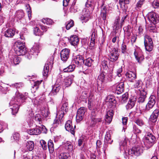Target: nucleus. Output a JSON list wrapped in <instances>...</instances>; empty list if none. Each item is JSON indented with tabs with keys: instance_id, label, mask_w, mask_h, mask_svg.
I'll return each instance as SVG.
<instances>
[{
	"instance_id": "obj_1",
	"label": "nucleus",
	"mask_w": 159,
	"mask_h": 159,
	"mask_svg": "<svg viewBox=\"0 0 159 159\" xmlns=\"http://www.w3.org/2000/svg\"><path fill=\"white\" fill-rule=\"evenodd\" d=\"M28 93H25V96L20 94L18 91L16 93V97L15 98L14 100H12L9 103L10 108L12 111V115H14L16 113L18 110L19 107V105L17 103H15V102L16 101L17 102H20L21 99L22 101H24L27 98V96Z\"/></svg>"
},
{
	"instance_id": "obj_2",
	"label": "nucleus",
	"mask_w": 159,
	"mask_h": 159,
	"mask_svg": "<svg viewBox=\"0 0 159 159\" xmlns=\"http://www.w3.org/2000/svg\"><path fill=\"white\" fill-rule=\"evenodd\" d=\"M155 140V137L152 134L148 133L145 137L144 144L147 148H149L153 145Z\"/></svg>"
},
{
	"instance_id": "obj_3",
	"label": "nucleus",
	"mask_w": 159,
	"mask_h": 159,
	"mask_svg": "<svg viewBox=\"0 0 159 159\" xmlns=\"http://www.w3.org/2000/svg\"><path fill=\"white\" fill-rule=\"evenodd\" d=\"M144 46L146 50L150 52L153 48V44L152 39L148 35H146L144 36Z\"/></svg>"
},
{
	"instance_id": "obj_4",
	"label": "nucleus",
	"mask_w": 159,
	"mask_h": 159,
	"mask_svg": "<svg viewBox=\"0 0 159 159\" xmlns=\"http://www.w3.org/2000/svg\"><path fill=\"white\" fill-rule=\"evenodd\" d=\"M142 149L139 147H134L129 150L128 153L131 157H136L139 156L142 153Z\"/></svg>"
},
{
	"instance_id": "obj_5",
	"label": "nucleus",
	"mask_w": 159,
	"mask_h": 159,
	"mask_svg": "<svg viewBox=\"0 0 159 159\" xmlns=\"http://www.w3.org/2000/svg\"><path fill=\"white\" fill-rule=\"evenodd\" d=\"M109 56L111 61L112 62L116 61L119 56L117 50L115 48H113L111 50H109Z\"/></svg>"
},
{
	"instance_id": "obj_6",
	"label": "nucleus",
	"mask_w": 159,
	"mask_h": 159,
	"mask_svg": "<svg viewBox=\"0 0 159 159\" xmlns=\"http://www.w3.org/2000/svg\"><path fill=\"white\" fill-rule=\"evenodd\" d=\"M70 52L68 49L65 48L61 50L60 54L61 60L64 61H66L69 57Z\"/></svg>"
},
{
	"instance_id": "obj_7",
	"label": "nucleus",
	"mask_w": 159,
	"mask_h": 159,
	"mask_svg": "<svg viewBox=\"0 0 159 159\" xmlns=\"http://www.w3.org/2000/svg\"><path fill=\"white\" fill-rule=\"evenodd\" d=\"M156 102V98L153 95H151L149 98V101L146 105V109L149 110L154 106Z\"/></svg>"
},
{
	"instance_id": "obj_8",
	"label": "nucleus",
	"mask_w": 159,
	"mask_h": 159,
	"mask_svg": "<svg viewBox=\"0 0 159 159\" xmlns=\"http://www.w3.org/2000/svg\"><path fill=\"white\" fill-rule=\"evenodd\" d=\"M51 59L50 62H47L44 66L43 72V75L44 76L47 77V76L49 71V66H52V65L53 64V57L52 56L51 57Z\"/></svg>"
},
{
	"instance_id": "obj_9",
	"label": "nucleus",
	"mask_w": 159,
	"mask_h": 159,
	"mask_svg": "<svg viewBox=\"0 0 159 159\" xmlns=\"http://www.w3.org/2000/svg\"><path fill=\"white\" fill-rule=\"evenodd\" d=\"M85 11V13L80 17V20L82 23L87 22L90 18V12L87 8H85L83 11Z\"/></svg>"
},
{
	"instance_id": "obj_10",
	"label": "nucleus",
	"mask_w": 159,
	"mask_h": 159,
	"mask_svg": "<svg viewBox=\"0 0 159 159\" xmlns=\"http://www.w3.org/2000/svg\"><path fill=\"white\" fill-rule=\"evenodd\" d=\"M149 20L154 25L158 21V19L157 17L156 14L154 12H151L148 14Z\"/></svg>"
},
{
	"instance_id": "obj_11",
	"label": "nucleus",
	"mask_w": 159,
	"mask_h": 159,
	"mask_svg": "<svg viewBox=\"0 0 159 159\" xmlns=\"http://www.w3.org/2000/svg\"><path fill=\"white\" fill-rule=\"evenodd\" d=\"M73 63L77 65H81L84 63V60L82 56L78 55L74 58L72 61Z\"/></svg>"
},
{
	"instance_id": "obj_12",
	"label": "nucleus",
	"mask_w": 159,
	"mask_h": 159,
	"mask_svg": "<svg viewBox=\"0 0 159 159\" xmlns=\"http://www.w3.org/2000/svg\"><path fill=\"white\" fill-rule=\"evenodd\" d=\"M86 111V109L84 107H80L77 112L76 119H83L84 118V115Z\"/></svg>"
},
{
	"instance_id": "obj_13",
	"label": "nucleus",
	"mask_w": 159,
	"mask_h": 159,
	"mask_svg": "<svg viewBox=\"0 0 159 159\" xmlns=\"http://www.w3.org/2000/svg\"><path fill=\"white\" fill-rule=\"evenodd\" d=\"M65 128L66 130L70 132L72 134H74V129L72 126V121L71 120H68L66 121L65 125Z\"/></svg>"
},
{
	"instance_id": "obj_14",
	"label": "nucleus",
	"mask_w": 159,
	"mask_h": 159,
	"mask_svg": "<svg viewBox=\"0 0 159 159\" xmlns=\"http://www.w3.org/2000/svg\"><path fill=\"white\" fill-rule=\"evenodd\" d=\"M130 0H120L119 3L120 7L125 11H127L128 7L127 4H129Z\"/></svg>"
},
{
	"instance_id": "obj_15",
	"label": "nucleus",
	"mask_w": 159,
	"mask_h": 159,
	"mask_svg": "<svg viewBox=\"0 0 159 159\" xmlns=\"http://www.w3.org/2000/svg\"><path fill=\"white\" fill-rule=\"evenodd\" d=\"M124 83L123 82H121L118 84H116V93L117 94H120L124 90Z\"/></svg>"
},
{
	"instance_id": "obj_16",
	"label": "nucleus",
	"mask_w": 159,
	"mask_h": 159,
	"mask_svg": "<svg viewBox=\"0 0 159 159\" xmlns=\"http://www.w3.org/2000/svg\"><path fill=\"white\" fill-rule=\"evenodd\" d=\"M147 93L146 92L143 90L141 92L140 97L138 99V101L139 103H143L144 102L146 98V95Z\"/></svg>"
},
{
	"instance_id": "obj_17",
	"label": "nucleus",
	"mask_w": 159,
	"mask_h": 159,
	"mask_svg": "<svg viewBox=\"0 0 159 159\" xmlns=\"http://www.w3.org/2000/svg\"><path fill=\"white\" fill-rule=\"evenodd\" d=\"M74 76L73 75H71L66 78L64 80V84L66 87L70 86L73 81Z\"/></svg>"
},
{
	"instance_id": "obj_18",
	"label": "nucleus",
	"mask_w": 159,
	"mask_h": 159,
	"mask_svg": "<svg viewBox=\"0 0 159 159\" xmlns=\"http://www.w3.org/2000/svg\"><path fill=\"white\" fill-rule=\"evenodd\" d=\"M13 48L14 51H15L16 50H18L20 48H22L23 49V48H25V47L24 43L23 42L18 41L15 43Z\"/></svg>"
},
{
	"instance_id": "obj_19",
	"label": "nucleus",
	"mask_w": 159,
	"mask_h": 159,
	"mask_svg": "<svg viewBox=\"0 0 159 159\" xmlns=\"http://www.w3.org/2000/svg\"><path fill=\"white\" fill-rule=\"evenodd\" d=\"M136 101V99L135 98H130L129 101L126 107L127 109H131L134 106Z\"/></svg>"
},
{
	"instance_id": "obj_20",
	"label": "nucleus",
	"mask_w": 159,
	"mask_h": 159,
	"mask_svg": "<svg viewBox=\"0 0 159 159\" xmlns=\"http://www.w3.org/2000/svg\"><path fill=\"white\" fill-rule=\"evenodd\" d=\"M126 75L128 80L131 82H132L133 80L135 79L136 77V74L131 71L127 72Z\"/></svg>"
},
{
	"instance_id": "obj_21",
	"label": "nucleus",
	"mask_w": 159,
	"mask_h": 159,
	"mask_svg": "<svg viewBox=\"0 0 159 159\" xmlns=\"http://www.w3.org/2000/svg\"><path fill=\"white\" fill-rule=\"evenodd\" d=\"M70 42L72 45L75 46L78 43L79 39L76 35H73L70 37Z\"/></svg>"
},
{
	"instance_id": "obj_22",
	"label": "nucleus",
	"mask_w": 159,
	"mask_h": 159,
	"mask_svg": "<svg viewBox=\"0 0 159 159\" xmlns=\"http://www.w3.org/2000/svg\"><path fill=\"white\" fill-rule=\"evenodd\" d=\"M15 34V31L12 29L7 30L4 32V36L7 37H12Z\"/></svg>"
},
{
	"instance_id": "obj_23",
	"label": "nucleus",
	"mask_w": 159,
	"mask_h": 159,
	"mask_svg": "<svg viewBox=\"0 0 159 159\" xmlns=\"http://www.w3.org/2000/svg\"><path fill=\"white\" fill-rule=\"evenodd\" d=\"M121 150H125L127 148V141L125 139L121 140L119 143Z\"/></svg>"
},
{
	"instance_id": "obj_24",
	"label": "nucleus",
	"mask_w": 159,
	"mask_h": 159,
	"mask_svg": "<svg viewBox=\"0 0 159 159\" xmlns=\"http://www.w3.org/2000/svg\"><path fill=\"white\" fill-rule=\"evenodd\" d=\"M135 58L137 62L140 63L144 59L143 56L139 53H138L137 52H135L134 53Z\"/></svg>"
},
{
	"instance_id": "obj_25",
	"label": "nucleus",
	"mask_w": 159,
	"mask_h": 159,
	"mask_svg": "<svg viewBox=\"0 0 159 159\" xmlns=\"http://www.w3.org/2000/svg\"><path fill=\"white\" fill-rule=\"evenodd\" d=\"M106 101L109 103L113 104V105L115 104L116 103V101L115 97L112 95L108 96L106 98Z\"/></svg>"
},
{
	"instance_id": "obj_26",
	"label": "nucleus",
	"mask_w": 159,
	"mask_h": 159,
	"mask_svg": "<svg viewBox=\"0 0 159 159\" xmlns=\"http://www.w3.org/2000/svg\"><path fill=\"white\" fill-rule=\"evenodd\" d=\"M70 156L67 153H61L58 156L59 159H70Z\"/></svg>"
},
{
	"instance_id": "obj_27",
	"label": "nucleus",
	"mask_w": 159,
	"mask_h": 159,
	"mask_svg": "<svg viewBox=\"0 0 159 159\" xmlns=\"http://www.w3.org/2000/svg\"><path fill=\"white\" fill-rule=\"evenodd\" d=\"M105 142L110 144H111L113 140L111 138V134L109 132H107L105 137Z\"/></svg>"
},
{
	"instance_id": "obj_28",
	"label": "nucleus",
	"mask_w": 159,
	"mask_h": 159,
	"mask_svg": "<svg viewBox=\"0 0 159 159\" xmlns=\"http://www.w3.org/2000/svg\"><path fill=\"white\" fill-rule=\"evenodd\" d=\"M16 54L18 56L23 55H24L26 51V48H23L22 49L20 48L18 50H16L14 51Z\"/></svg>"
},
{
	"instance_id": "obj_29",
	"label": "nucleus",
	"mask_w": 159,
	"mask_h": 159,
	"mask_svg": "<svg viewBox=\"0 0 159 159\" xmlns=\"http://www.w3.org/2000/svg\"><path fill=\"white\" fill-rule=\"evenodd\" d=\"M101 16L103 20H105L106 18V8L105 6L101 7Z\"/></svg>"
},
{
	"instance_id": "obj_30",
	"label": "nucleus",
	"mask_w": 159,
	"mask_h": 159,
	"mask_svg": "<svg viewBox=\"0 0 159 159\" xmlns=\"http://www.w3.org/2000/svg\"><path fill=\"white\" fill-rule=\"evenodd\" d=\"M159 110H155L150 116V119H157L158 118Z\"/></svg>"
},
{
	"instance_id": "obj_31",
	"label": "nucleus",
	"mask_w": 159,
	"mask_h": 159,
	"mask_svg": "<svg viewBox=\"0 0 159 159\" xmlns=\"http://www.w3.org/2000/svg\"><path fill=\"white\" fill-rule=\"evenodd\" d=\"M65 148L69 152H71L73 150V146L70 142H66L64 144Z\"/></svg>"
},
{
	"instance_id": "obj_32",
	"label": "nucleus",
	"mask_w": 159,
	"mask_h": 159,
	"mask_svg": "<svg viewBox=\"0 0 159 159\" xmlns=\"http://www.w3.org/2000/svg\"><path fill=\"white\" fill-rule=\"evenodd\" d=\"M114 115V113L112 110L108 111L105 116V118L107 119H112Z\"/></svg>"
},
{
	"instance_id": "obj_33",
	"label": "nucleus",
	"mask_w": 159,
	"mask_h": 159,
	"mask_svg": "<svg viewBox=\"0 0 159 159\" xmlns=\"http://www.w3.org/2000/svg\"><path fill=\"white\" fill-rule=\"evenodd\" d=\"M75 66L74 64L69 65L67 67L63 69L64 72H70L73 71L75 68Z\"/></svg>"
},
{
	"instance_id": "obj_34",
	"label": "nucleus",
	"mask_w": 159,
	"mask_h": 159,
	"mask_svg": "<svg viewBox=\"0 0 159 159\" xmlns=\"http://www.w3.org/2000/svg\"><path fill=\"white\" fill-rule=\"evenodd\" d=\"M26 148L30 151L32 150L34 148V144L33 141H29L26 143Z\"/></svg>"
},
{
	"instance_id": "obj_35",
	"label": "nucleus",
	"mask_w": 159,
	"mask_h": 159,
	"mask_svg": "<svg viewBox=\"0 0 159 159\" xmlns=\"http://www.w3.org/2000/svg\"><path fill=\"white\" fill-rule=\"evenodd\" d=\"M96 37V33L94 32H93L90 38V44L92 47L94 45L95 39Z\"/></svg>"
},
{
	"instance_id": "obj_36",
	"label": "nucleus",
	"mask_w": 159,
	"mask_h": 159,
	"mask_svg": "<svg viewBox=\"0 0 159 159\" xmlns=\"http://www.w3.org/2000/svg\"><path fill=\"white\" fill-rule=\"evenodd\" d=\"M61 88V87L59 84H55L52 87V92L54 94H56L58 92Z\"/></svg>"
},
{
	"instance_id": "obj_37",
	"label": "nucleus",
	"mask_w": 159,
	"mask_h": 159,
	"mask_svg": "<svg viewBox=\"0 0 159 159\" xmlns=\"http://www.w3.org/2000/svg\"><path fill=\"white\" fill-rule=\"evenodd\" d=\"M48 148L50 152H52L54 150V145L52 140H50L48 141Z\"/></svg>"
},
{
	"instance_id": "obj_38",
	"label": "nucleus",
	"mask_w": 159,
	"mask_h": 159,
	"mask_svg": "<svg viewBox=\"0 0 159 159\" xmlns=\"http://www.w3.org/2000/svg\"><path fill=\"white\" fill-rule=\"evenodd\" d=\"M120 19L119 18L116 19L114 23V27L116 29H117L120 28H121L122 24L121 23H119Z\"/></svg>"
},
{
	"instance_id": "obj_39",
	"label": "nucleus",
	"mask_w": 159,
	"mask_h": 159,
	"mask_svg": "<svg viewBox=\"0 0 159 159\" xmlns=\"http://www.w3.org/2000/svg\"><path fill=\"white\" fill-rule=\"evenodd\" d=\"M128 98V94L127 93L123 94L121 97V102L122 103H124L127 102Z\"/></svg>"
},
{
	"instance_id": "obj_40",
	"label": "nucleus",
	"mask_w": 159,
	"mask_h": 159,
	"mask_svg": "<svg viewBox=\"0 0 159 159\" xmlns=\"http://www.w3.org/2000/svg\"><path fill=\"white\" fill-rule=\"evenodd\" d=\"M16 16L19 19H20L24 16L23 11L22 10L17 11L16 13Z\"/></svg>"
},
{
	"instance_id": "obj_41",
	"label": "nucleus",
	"mask_w": 159,
	"mask_h": 159,
	"mask_svg": "<svg viewBox=\"0 0 159 159\" xmlns=\"http://www.w3.org/2000/svg\"><path fill=\"white\" fill-rule=\"evenodd\" d=\"M92 60L90 58H88L86 59L85 61L84 60V64L87 66H90L92 63Z\"/></svg>"
},
{
	"instance_id": "obj_42",
	"label": "nucleus",
	"mask_w": 159,
	"mask_h": 159,
	"mask_svg": "<svg viewBox=\"0 0 159 159\" xmlns=\"http://www.w3.org/2000/svg\"><path fill=\"white\" fill-rule=\"evenodd\" d=\"M105 73L102 72L100 73V75L98 76V80L102 82H104L105 80Z\"/></svg>"
},
{
	"instance_id": "obj_43",
	"label": "nucleus",
	"mask_w": 159,
	"mask_h": 159,
	"mask_svg": "<svg viewBox=\"0 0 159 159\" xmlns=\"http://www.w3.org/2000/svg\"><path fill=\"white\" fill-rule=\"evenodd\" d=\"M42 20L43 23L47 25H51L53 22L52 20L48 18L43 19Z\"/></svg>"
},
{
	"instance_id": "obj_44",
	"label": "nucleus",
	"mask_w": 159,
	"mask_h": 159,
	"mask_svg": "<svg viewBox=\"0 0 159 159\" xmlns=\"http://www.w3.org/2000/svg\"><path fill=\"white\" fill-rule=\"evenodd\" d=\"M34 33L36 35L40 36L43 34V33L41 32L39 29L37 27H35L34 30Z\"/></svg>"
},
{
	"instance_id": "obj_45",
	"label": "nucleus",
	"mask_w": 159,
	"mask_h": 159,
	"mask_svg": "<svg viewBox=\"0 0 159 159\" xmlns=\"http://www.w3.org/2000/svg\"><path fill=\"white\" fill-rule=\"evenodd\" d=\"M68 104L67 102H65L63 103L62 107H61V112H64V111L66 112L68 110L67 106Z\"/></svg>"
},
{
	"instance_id": "obj_46",
	"label": "nucleus",
	"mask_w": 159,
	"mask_h": 159,
	"mask_svg": "<svg viewBox=\"0 0 159 159\" xmlns=\"http://www.w3.org/2000/svg\"><path fill=\"white\" fill-rule=\"evenodd\" d=\"M8 125L7 124L3 122L0 123V133L2 132L3 129L7 128Z\"/></svg>"
},
{
	"instance_id": "obj_47",
	"label": "nucleus",
	"mask_w": 159,
	"mask_h": 159,
	"mask_svg": "<svg viewBox=\"0 0 159 159\" xmlns=\"http://www.w3.org/2000/svg\"><path fill=\"white\" fill-rule=\"evenodd\" d=\"M21 61L20 58L17 56L14 57L13 59V63L15 65H17Z\"/></svg>"
},
{
	"instance_id": "obj_48",
	"label": "nucleus",
	"mask_w": 159,
	"mask_h": 159,
	"mask_svg": "<svg viewBox=\"0 0 159 159\" xmlns=\"http://www.w3.org/2000/svg\"><path fill=\"white\" fill-rule=\"evenodd\" d=\"M41 115L43 116V118H46L48 116L49 112L48 109H45L42 111Z\"/></svg>"
},
{
	"instance_id": "obj_49",
	"label": "nucleus",
	"mask_w": 159,
	"mask_h": 159,
	"mask_svg": "<svg viewBox=\"0 0 159 159\" xmlns=\"http://www.w3.org/2000/svg\"><path fill=\"white\" fill-rule=\"evenodd\" d=\"M41 145L44 150H46L47 148V146L46 142L43 140H41L40 141Z\"/></svg>"
},
{
	"instance_id": "obj_50",
	"label": "nucleus",
	"mask_w": 159,
	"mask_h": 159,
	"mask_svg": "<svg viewBox=\"0 0 159 159\" xmlns=\"http://www.w3.org/2000/svg\"><path fill=\"white\" fill-rule=\"evenodd\" d=\"M74 25V22L72 20H70L68 21L67 24L66 25V29L68 30L70 28L73 26Z\"/></svg>"
},
{
	"instance_id": "obj_51",
	"label": "nucleus",
	"mask_w": 159,
	"mask_h": 159,
	"mask_svg": "<svg viewBox=\"0 0 159 159\" xmlns=\"http://www.w3.org/2000/svg\"><path fill=\"white\" fill-rule=\"evenodd\" d=\"M39 46L38 44H35L33 46L32 48V50L34 51L35 52L38 53L39 52Z\"/></svg>"
},
{
	"instance_id": "obj_52",
	"label": "nucleus",
	"mask_w": 159,
	"mask_h": 159,
	"mask_svg": "<svg viewBox=\"0 0 159 159\" xmlns=\"http://www.w3.org/2000/svg\"><path fill=\"white\" fill-rule=\"evenodd\" d=\"M141 83L142 82L140 80H136L135 83L134 85V87L135 88H138L140 87Z\"/></svg>"
},
{
	"instance_id": "obj_53",
	"label": "nucleus",
	"mask_w": 159,
	"mask_h": 159,
	"mask_svg": "<svg viewBox=\"0 0 159 159\" xmlns=\"http://www.w3.org/2000/svg\"><path fill=\"white\" fill-rule=\"evenodd\" d=\"M144 0H139L136 4V7L138 8H140L143 4Z\"/></svg>"
},
{
	"instance_id": "obj_54",
	"label": "nucleus",
	"mask_w": 159,
	"mask_h": 159,
	"mask_svg": "<svg viewBox=\"0 0 159 159\" xmlns=\"http://www.w3.org/2000/svg\"><path fill=\"white\" fill-rule=\"evenodd\" d=\"M96 115L95 110L93 109L89 117L91 119H95Z\"/></svg>"
},
{
	"instance_id": "obj_55",
	"label": "nucleus",
	"mask_w": 159,
	"mask_h": 159,
	"mask_svg": "<svg viewBox=\"0 0 159 159\" xmlns=\"http://www.w3.org/2000/svg\"><path fill=\"white\" fill-rule=\"evenodd\" d=\"M148 29L150 32H155L156 31V28L155 26H149Z\"/></svg>"
},
{
	"instance_id": "obj_56",
	"label": "nucleus",
	"mask_w": 159,
	"mask_h": 159,
	"mask_svg": "<svg viewBox=\"0 0 159 159\" xmlns=\"http://www.w3.org/2000/svg\"><path fill=\"white\" fill-rule=\"evenodd\" d=\"M152 6L154 8H157L159 7V2L157 0L154 1L152 3Z\"/></svg>"
},
{
	"instance_id": "obj_57",
	"label": "nucleus",
	"mask_w": 159,
	"mask_h": 159,
	"mask_svg": "<svg viewBox=\"0 0 159 159\" xmlns=\"http://www.w3.org/2000/svg\"><path fill=\"white\" fill-rule=\"evenodd\" d=\"M42 82V80L40 81H37L34 83V88H35L36 89L38 88L39 85Z\"/></svg>"
},
{
	"instance_id": "obj_58",
	"label": "nucleus",
	"mask_w": 159,
	"mask_h": 159,
	"mask_svg": "<svg viewBox=\"0 0 159 159\" xmlns=\"http://www.w3.org/2000/svg\"><path fill=\"white\" fill-rule=\"evenodd\" d=\"M94 101V97L92 96H90L89 98L88 104L89 103H93V102Z\"/></svg>"
},
{
	"instance_id": "obj_59",
	"label": "nucleus",
	"mask_w": 159,
	"mask_h": 159,
	"mask_svg": "<svg viewBox=\"0 0 159 159\" xmlns=\"http://www.w3.org/2000/svg\"><path fill=\"white\" fill-rule=\"evenodd\" d=\"M134 122L138 125L139 126H142L143 125V122L142 120H135Z\"/></svg>"
},
{
	"instance_id": "obj_60",
	"label": "nucleus",
	"mask_w": 159,
	"mask_h": 159,
	"mask_svg": "<svg viewBox=\"0 0 159 159\" xmlns=\"http://www.w3.org/2000/svg\"><path fill=\"white\" fill-rule=\"evenodd\" d=\"M60 122V120H54L53 123V126L54 127L57 126Z\"/></svg>"
},
{
	"instance_id": "obj_61",
	"label": "nucleus",
	"mask_w": 159,
	"mask_h": 159,
	"mask_svg": "<svg viewBox=\"0 0 159 159\" xmlns=\"http://www.w3.org/2000/svg\"><path fill=\"white\" fill-rule=\"evenodd\" d=\"M107 62L105 61H103L102 62V65L104 68L106 69L107 68Z\"/></svg>"
},
{
	"instance_id": "obj_62",
	"label": "nucleus",
	"mask_w": 159,
	"mask_h": 159,
	"mask_svg": "<svg viewBox=\"0 0 159 159\" xmlns=\"http://www.w3.org/2000/svg\"><path fill=\"white\" fill-rule=\"evenodd\" d=\"M94 1H93L92 0H88L86 4V6L87 7L89 6L90 7L92 5V4L93 3Z\"/></svg>"
},
{
	"instance_id": "obj_63",
	"label": "nucleus",
	"mask_w": 159,
	"mask_h": 159,
	"mask_svg": "<svg viewBox=\"0 0 159 159\" xmlns=\"http://www.w3.org/2000/svg\"><path fill=\"white\" fill-rule=\"evenodd\" d=\"M34 135H38L41 132V131L40 129L38 128L34 129Z\"/></svg>"
},
{
	"instance_id": "obj_64",
	"label": "nucleus",
	"mask_w": 159,
	"mask_h": 159,
	"mask_svg": "<svg viewBox=\"0 0 159 159\" xmlns=\"http://www.w3.org/2000/svg\"><path fill=\"white\" fill-rule=\"evenodd\" d=\"M19 135L18 133H15L13 135V138L14 140H17L19 139Z\"/></svg>"
}]
</instances>
